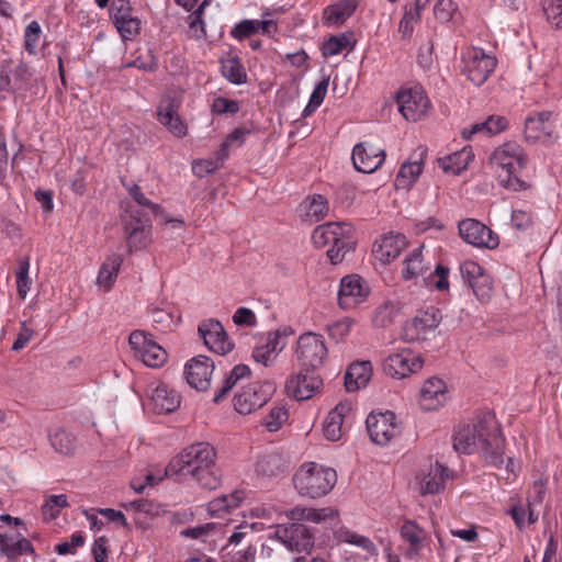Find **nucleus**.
I'll list each match as a JSON object with an SVG mask.
<instances>
[{
	"instance_id": "nucleus-28",
	"label": "nucleus",
	"mask_w": 562,
	"mask_h": 562,
	"mask_svg": "<svg viewBox=\"0 0 562 562\" xmlns=\"http://www.w3.org/2000/svg\"><path fill=\"white\" fill-rule=\"evenodd\" d=\"M149 397L153 408L159 414L175 412L180 406V395L164 383L150 386Z\"/></svg>"
},
{
	"instance_id": "nucleus-44",
	"label": "nucleus",
	"mask_w": 562,
	"mask_h": 562,
	"mask_svg": "<svg viewBox=\"0 0 562 562\" xmlns=\"http://www.w3.org/2000/svg\"><path fill=\"white\" fill-rule=\"evenodd\" d=\"M352 48L351 36L339 34L328 38L322 46V53L325 57L340 54L346 48Z\"/></svg>"
},
{
	"instance_id": "nucleus-61",
	"label": "nucleus",
	"mask_w": 562,
	"mask_h": 562,
	"mask_svg": "<svg viewBox=\"0 0 562 562\" xmlns=\"http://www.w3.org/2000/svg\"><path fill=\"white\" fill-rule=\"evenodd\" d=\"M239 110L238 102L218 97L213 100L212 111L215 114L236 113Z\"/></svg>"
},
{
	"instance_id": "nucleus-30",
	"label": "nucleus",
	"mask_w": 562,
	"mask_h": 562,
	"mask_svg": "<svg viewBox=\"0 0 562 562\" xmlns=\"http://www.w3.org/2000/svg\"><path fill=\"white\" fill-rule=\"evenodd\" d=\"M0 553L10 561L25 554H33L34 548L30 540L20 533H0Z\"/></svg>"
},
{
	"instance_id": "nucleus-12",
	"label": "nucleus",
	"mask_w": 562,
	"mask_h": 562,
	"mask_svg": "<svg viewBox=\"0 0 562 562\" xmlns=\"http://www.w3.org/2000/svg\"><path fill=\"white\" fill-rule=\"evenodd\" d=\"M397 104L401 114L413 122L424 117L429 109V100L419 87L401 90L397 93Z\"/></svg>"
},
{
	"instance_id": "nucleus-55",
	"label": "nucleus",
	"mask_w": 562,
	"mask_h": 562,
	"mask_svg": "<svg viewBox=\"0 0 562 562\" xmlns=\"http://www.w3.org/2000/svg\"><path fill=\"white\" fill-rule=\"evenodd\" d=\"M352 324L353 322L350 318H344L334 322L327 326L328 335L330 336V338L335 339L336 341H339L350 333Z\"/></svg>"
},
{
	"instance_id": "nucleus-59",
	"label": "nucleus",
	"mask_w": 562,
	"mask_h": 562,
	"mask_svg": "<svg viewBox=\"0 0 562 562\" xmlns=\"http://www.w3.org/2000/svg\"><path fill=\"white\" fill-rule=\"evenodd\" d=\"M460 273L464 282L470 285L484 273V269L477 262L467 260L460 265Z\"/></svg>"
},
{
	"instance_id": "nucleus-60",
	"label": "nucleus",
	"mask_w": 562,
	"mask_h": 562,
	"mask_svg": "<svg viewBox=\"0 0 562 562\" xmlns=\"http://www.w3.org/2000/svg\"><path fill=\"white\" fill-rule=\"evenodd\" d=\"M233 322L237 326H256L257 318L255 313L247 307H239L236 310V312L233 315Z\"/></svg>"
},
{
	"instance_id": "nucleus-32",
	"label": "nucleus",
	"mask_w": 562,
	"mask_h": 562,
	"mask_svg": "<svg viewBox=\"0 0 562 562\" xmlns=\"http://www.w3.org/2000/svg\"><path fill=\"white\" fill-rule=\"evenodd\" d=\"M125 232L127 234V246L130 252L144 249L151 241V227L142 220L126 222Z\"/></svg>"
},
{
	"instance_id": "nucleus-58",
	"label": "nucleus",
	"mask_w": 562,
	"mask_h": 562,
	"mask_svg": "<svg viewBox=\"0 0 562 562\" xmlns=\"http://www.w3.org/2000/svg\"><path fill=\"white\" fill-rule=\"evenodd\" d=\"M258 31H259L258 21L244 20L234 26L231 34L236 40H244L246 37L251 36L252 34H255Z\"/></svg>"
},
{
	"instance_id": "nucleus-46",
	"label": "nucleus",
	"mask_w": 562,
	"mask_h": 562,
	"mask_svg": "<svg viewBox=\"0 0 562 562\" xmlns=\"http://www.w3.org/2000/svg\"><path fill=\"white\" fill-rule=\"evenodd\" d=\"M49 439L52 447L61 454H69L75 450V438L65 429H57Z\"/></svg>"
},
{
	"instance_id": "nucleus-6",
	"label": "nucleus",
	"mask_w": 562,
	"mask_h": 562,
	"mask_svg": "<svg viewBox=\"0 0 562 562\" xmlns=\"http://www.w3.org/2000/svg\"><path fill=\"white\" fill-rule=\"evenodd\" d=\"M328 350L324 338L315 333L302 334L296 340L294 356L301 369L314 371L324 364Z\"/></svg>"
},
{
	"instance_id": "nucleus-20",
	"label": "nucleus",
	"mask_w": 562,
	"mask_h": 562,
	"mask_svg": "<svg viewBox=\"0 0 562 562\" xmlns=\"http://www.w3.org/2000/svg\"><path fill=\"white\" fill-rule=\"evenodd\" d=\"M180 108V100L176 97H165L158 109V121L168 128V131L176 137H184L188 133L187 125L181 121L178 110Z\"/></svg>"
},
{
	"instance_id": "nucleus-64",
	"label": "nucleus",
	"mask_w": 562,
	"mask_h": 562,
	"mask_svg": "<svg viewBox=\"0 0 562 562\" xmlns=\"http://www.w3.org/2000/svg\"><path fill=\"white\" fill-rule=\"evenodd\" d=\"M189 33L192 37L199 40L205 35L202 15L193 12L189 15Z\"/></svg>"
},
{
	"instance_id": "nucleus-23",
	"label": "nucleus",
	"mask_w": 562,
	"mask_h": 562,
	"mask_svg": "<svg viewBox=\"0 0 562 562\" xmlns=\"http://www.w3.org/2000/svg\"><path fill=\"white\" fill-rule=\"evenodd\" d=\"M353 227L345 222H328L318 225L313 234L312 240L318 248L339 241L342 237L352 236Z\"/></svg>"
},
{
	"instance_id": "nucleus-25",
	"label": "nucleus",
	"mask_w": 562,
	"mask_h": 562,
	"mask_svg": "<svg viewBox=\"0 0 562 562\" xmlns=\"http://www.w3.org/2000/svg\"><path fill=\"white\" fill-rule=\"evenodd\" d=\"M449 477L448 469L436 462L423 470L416 477L420 494H436L443 488L446 479Z\"/></svg>"
},
{
	"instance_id": "nucleus-29",
	"label": "nucleus",
	"mask_w": 562,
	"mask_h": 562,
	"mask_svg": "<svg viewBox=\"0 0 562 562\" xmlns=\"http://www.w3.org/2000/svg\"><path fill=\"white\" fill-rule=\"evenodd\" d=\"M328 212V200L322 194L308 195L299 205L300 217L310 224L321 222Z\"/></svg>"
},
{
	"instance_id": "nucleus-18",
	"label": "nucleus",
	"mask_w": 562,
	"mask_h": 562,
	"mask_svg": "<svg viewBox=\"0 0 562 562\" xmlns=\"http://www.w3.org/2000/svg\"><path fill=\"white\" fill-rule=\"evenodd\" d=\"M369 294V288L358 274L346 276L340 281L338 303L349 310L362 303Z\"/></svg>"
},
{
	"instance_id": "nucleus-4",
	"label": "nucleus",
	"mask_w": 562,
	"mask_h": 562,
	"mask_svg": "<svg viewBox=\"0 0 562 562\" xmlns=\"http://www.w3.org/2000/svg\"><path fill=\"white\" fill-rule=\"evenodd\" d=\"M337 481L336 471L315 462L303 464L293 477L294 486L301 496L317 498L328 494Z\"/></svg>"
},
{
	"instance_id": "nucleus-14",
	"label": "nucleus",
	"mask_w": 562,
	"mask_h": 562,
	"mask_svg": "<svg viewBox=\"0 0 562 562\" xmlns=\"http://www.w3.org/2000/svg\"><path fill=\"white\" fill-rule=\"evenodd\" d=\"M459 234L461 238L474 246L493 249L498 246V237L483 223L467 218L459 223Z\"/></svg>"
},
{
	"instance_id": "nucleus-11",
	"label": "nucleus",
	"mask_w": 562,
	"mask_h": 562,
	"mask_svg": "<svg viewBox=\"0 0 562 562\" xmlns=\"http://www.w3.org/2000/svg\"><path fill=\"white\" fill-rule=\"evenodd\" d=\"M198 331L204 345L214 353L225 356L234 348L223 325L216 319L210 318L201 322Z\"/></svg>"
},
{
	"instance_id": "nucleus-35",
	"label": "nucleus",
	"mask_w": 562,
	"mask_h": 562,
	"mask_svg": "<svg viewBox=\"0 0 562 562\" xmlns=\"http://www.w3.org/2000/svg\"><path fill=\"white\" fill-rule=\"evenodd\" d=\"M357 8L356 0H341L324 10V20L329 25L342 24Z\"/></svg>"
},
{
	"instance_id": "nucleus-41",
	"label": "nucleus",
	"mask_w": 562,
	"mask_h": 562,
	"mask_svg": "<svg viewBox=\"0 0 562 562\" xmlns=\"http://www.w3.org/2000/svg\"><path fill=\"white\" fill-rule=\"evenodd\" d=\"M401 536L412 546L408 554H417V551L425 538V530L420 528L416 522L407 520L401 528Z\"/></svg>"
},
{
	"instance_id": "nucleus-10",
	"label": "nucleus",
	"mask_w": 562,
	"mask_h": 562,
	"mask_svg": "<svg viewBox=\"0 0 562 562\" xmlns=\"http://www.w3.org/2000/svg\"><path fill=\"white\" fill-rule=\"evenodd\" d=\"M274 537L290 551L308 553L314 539L308 528L302 524L278 525Z\"/></svg>"
},
{
	"instance_id": "nucleus-1",
	"label": "nucleus",
	"mask_w": 562,
	"mask_h": 562,
	"mask_svg": "<svg viewBox=\"0 0 562 562\" xmlns=\"http://www.w3.org/2000/svg\"><path fill=\"white\" fill-rule=\"evenodd\" d=\"M453 449L471 454L481 450L485 460L499 467L503 463V438L492 414H485L471 425L459 426L453 435Z\"/></svg>"
},
{
	"instance_id": "nucleus-27",
	"label": "nucleus",
	"mask_w": 562,
	"mask_h": 562,
	"mask_svg": "<svg viewBox=\"0 0 562 562\" xmlns=\"http://www.w3.org/2000/svg\"><path fill=\"white\" fill-rule=\"evenodd\" d=\"M554 115L551 112H539L536 115L528 116L525 122L526 135L529 138H557V126Z\"/></svg>"
},
{
	"instance_id": "nucleus-19",
	"label": "nucleus",
	"mask_w": 562,
	"mask_h": 562,
	"mask_svg": "<svg viewBox=\"0 0 562 562\" xmlns=\"http://www.w3.org/2000/svg\"><path fill=\"white\" fill-rule=\"evenodd\" d=\"M322 385V379L313 372L301 371L291 375L285 382L286 393L297 401L311 398Z\"/></svg>"
},
{
	"instance_id": "nucleus-5",
	"label": "nucleus",
	"mask_w": 562,
	"mask_h": 562,
	"mask_svg": "<svg viewBox=\"0 0 562 562\" xmlns=\"http://www.w3.org/2000/svg\"><path fill=\"white\" fill-rule=\"evenodd\" d=\"M449 269L437 265L431 271L430 261L423 255V246L414 249L404 260L402 276L405 280L418 281L422 279L425 285H434L439 291L449 289Z\"/></svg>"
},
{
	"instance_id": "nucleus-24",
	"label": "nucleus",
	"mask_w": 562,
	"mask_h": 562,
	"mask_svg": "<svg viewBox=\"0 0 562 562\" xmlns=\"http://www.w3.org/2000/svg\"><path fill=\"white\" fill-rule=\"evenodd\" d=\"M448 398L447 385L438 378L425 381L419 395V405L425 411H435L442 406Z\"/></svg>"
},
{
	"instance_id": "nucleus-3",
	"label": "nucleus",
	"mask_w": 562,
	"mask_h": 562,
	"mask_svg": "<svg viewBox=\"0 0 562 562\" xmlns=\"http://www.w3.org/2000/svg\"><path fill=\"white\" fill-rule=\"evenodd\" d=\"M490 161L493 167L501 169L505 175H498L501 186L513 191L527 189V183L517 177L526 166V157L520 145L507 142L495 148Z\"/></svg>"
},
{
	"instance_id": "nucleus-57",
	"label": "nucleus",
	"mask_w": 562,
	"mask_h": 562,
	"mask_svg": "<svg viewBox=\"0 0 562 562\" xmlns=\"http://www.w3.org/2000/svg\"><path fill=\"white\" fill-rule=\"evenodd\" d=\"M41 32H42L41 26L36 21H32L26 26L25 34H24V38H25L24 46L29 53H31V54L35 53L37 43H38V40L41 36Z\"/></svg>"
},
{
	"instance_id": "nucleus-40",
	"label": "nucleus",
	"mask_w": 562,
	"mask_h": 562,
	"mask_svg": "<svg viewBox=\"0 0 562 562\" xmlns=\"http://www.w3.org/2000/svg\"><path fill=\"white\" fill-rule=\"evenodd\" d=\"M68 506L69 503L65 494L45 496V501L42 505V515L44 520L56 519L61 509L67 508Z\"/></svg>"
},
{
	"instance_id": "nucleus-36",
	"label": "nucleus",
	"mask_w": 562,
	"mask_h": 562,
	"mask_svg": "<svg viewBox=\"0 0 562 562\" xmlns=\"http://www.w3.org/2000/svg\"><path fill=\"white\" fill-rule=\"evenodd\" d=\"M284 515L289 520H293V521L307 520V521L317 524L323 520H326L327 518L334 517L335 513L330 508L315 509V508L296 506V507L285 512Z\"/></svg>"
},
{
	"instance_id": "nucleus-7",
	"label": "nucleus",
	"mask_w": 562,
	"mask_h": 562,
	"mask_svg": "<svg viewBox=\"0 0 562 562\" xmlns=\"http://www.w3.org/2000/svg\"><path fill=\"white\" fill-rule=\"evenodd\" d=\"M134 356L150 368L161 367L167 361V352L151 335L143 330H134L128 337Z\"/></svg>"
},
{
	"instance_id": "nucleus-26",
	"label": "nucleus",
	"mask_w": 562,
	"mask_h": 562,
	"mask_svg": "<svg viewBox=\"0 0 562 562\" xmlns=\"http://www.w3.org/2000/svg\"><path fill=\"white\" fill-rule=\"evenodd\" d=\"M405 247L406 238L403 234L390 233L374 244L373 254L382 263H390L400 256Z\"/></svg>"
},
{
	"instance_id": "nucleus-51",
	"label": "nucleus",
	"mask_w": 562,
	"mask_h": 562,
	"mask_svg": "<svg viewBox=\"0 0 562 562\" xmlns=\"http://www.w3.org/2000/svg\"><path fill=\"white\" fill-rule=\"evenodd\" d=\"M30 261L29 259L20 260L19 270L16 271V288L21 299H25L30 289L31 280L29 278Z\"/></svg>"
},
{
	"instance_id": "nucleus-50",
	"label": "nucleus",
	"mask_w": 562,
	"mask_h": 562,
	"mask_svg": "<svg viewBox=\"0 0 562 562\" xmlns=\"http://www.w3.org/2000/svg\"><path fill=\"white\" fill-rule=\"evenodd\" d=\"M473 293L482 303H486L491 300L493 293L492 279L485 272L482 273L473 283L470 284Z\"/></svg>"
},
{
	"instance_id": "nucleus-2",
	"label": "nucleus",
	"mask_w": 562,
	"mask_h": 562,
	"mask_svg": "<svg viewBox=\"0 0 562 562\" xmlns=\"http://www.w3.org/2000/svg\"><path fill=\"white\" fill-rule=\"evenodd\" d=\"M215 460L216 451L210 443L196 442L170 461L166 475H190L201 487L215 490L221 482Z\"/></svg>"
},
{
	"instance_id": "nucleus-38",
	"label": "nucleus",
	"mask_w": 562,
	"mask_h": 562,
	"mask_svg": "<svg viewBox=\"0 0 562 562\" xmlns=\"http://www.w3.org/2000/svg\"><path fill=\"white\" fill-rule=\"evenodd\" d=\"M227 157L228 151H226V144H222L221 148L215 153L214 157L200 159L193 162V173L198 177H204L207 173L214 172L224 165V161L227 159Z\"/></svg>"
},
{
	"instance_id": "nucleus-31",
	"label": "nucleus",
	"mask_w": 562,
	"mask_h": 562,
	"mask_svg": "<svg viewBox=\"0 0 562 562\" xmlns=\"http://www.w3.org/2000/svg\"><path fill=\"white\" fill-rule=\"evenodd\" d=\"M351 411L349 403L337 404L327 415L324 422V436L327 440L338 441L344 434V420Z\"/></svg>"
},
{
	"instance_id": "nucleus-47",
	"label": "nucleus",
	"mask_w": 562,
	"mask_h": 562,
	"mask_svg": "<svg viewBox=\"0 0 562 562\" xmlns=\"http://www.w3.org/2000/svg\"><path fill=\"white\" fill-rule=\"evenodd\" d=\"M112 21L123 38H131L139 32L140 21L132 13L119 15Z\"/></svg>"
},
{
	"instance_id": "nucleus-43",
	"label": "nucleus",
	"mask_w": 562,
	"mask_h": 562,
	"mask_svg": "<svg viewBox=\"0 0 562 562\" xmlns=\"http://www.w3.org/2000/svg\"><path fill=\"white\" fill-rule=\"evenodd\" d=\"M398 312L400 306L397 303L385 302L374 311L372 323L375 327H385L393 322Z\"/></svg>"
},
{
	"instance_id": "nucleus-16",
	"label": "nucleus",
	"mask_w": 562,
	"mask_h": 562,
	"mask_svg": "<svg viewBox=\"0 0 562 562\" xmlns=\"http://www.w3.org/2000/svg\"><path fill=\"white\" fill-rule=\"evenodd\" d=\"M214 368V362L209 357H193L184 366V376L187 382L196 391H207L211 386Z\"/></svg>"
},
{
	"instance_id": "nucleus-49",
	"label": "nucleus",
	"mask_w": 562,
	"mask_h": 562,
	"mask_svg": "<svg viewBox=\"0 0 562 562\" xmlns=\"http://www.w3.org/2000/svg\"><path fill=\"white\" fill-rule=\"evenodd\" d=\"M289 418L288 409L284 406H274L263 420V425L270 432L278 431Z\"/></svg>"
},
{
	"instance_id": "nucleus-8",
	"label": "nucleus",
	"mask_w": 562,
	"mask_h": 562,
	"mask_svg": "<svg viewBox=\"0 0 562 562\" xmlns=\"http://www.w3.org/2000/svg\"><path fill=\"white\" fill-rule=\"evenodd\" d=\"M274 392L276 385L270 381L250 383L235 396V409L239 414H250L262 407Z\"/></svg>"
},
{
	"instance_id": "nucleus-39",
	"label": "nucleus",
	"mask_w": 562,
	"mask_h": 562,
	"mask_svg": "<svg viewBox=\"0 0 562 562\" xmlns=\"http://www.w3.org/2000/svg\"><path fill=\"white\" fill-rule=\"evenodd\" d=\"M244 497V493L239 491H235L229 495L216 497L209 503L207 512L212 516L221 517L231 509L237 507Z\"/></svg>"
},
{
	"instance_id": "nucleus-53",
	"label": "nucleus",
	"mask_w": 562,
	"mask_h": 562,
	"mask_svg": "<svg viewBox=\"0 0 562 562\" xmlns=\"http://www.w3.org/2000/svg\"><path fill=\"white\" fill-rule=\"evenodd\" d=\"M543 10L552 25L562 27V0H546Z\"/></svg>"
},
{
	"instance_id": "nucleus-9",
	"label": "nucleus",
	"mask_w": 562,
	"mask_h": 562,
	"mask_svg": "<svg viewBox=\"0 0 562 562\" xmlns=\"http://www.w3.org/2000/svg\"><path fill=\"white\" fill-rule=\"evenodd\" d=\"M463 74L475 86H481L494 71L496 59L481 48H471L463 55Z\"/></svg>"
},
{
	"instance_id": "nucleus-42",
	"label": "nucleus",
	"mask_w": 562,
	"mask_h": 562,
	"mask_svg": "<svg viewBox=\"0 0 562 562\" xmlns=\"http://www.w3.org/2000/svg\"><path fill=\"white\" fill-rule=\"evenodd\" d=\"M283 469V460L279 454L261 456L256 463V472L262 476H273Z\"/></svg>"
},
{
	"instance_id": "nucleus-34",
	"label": "nucleus",
	"mask_w": 562,
	"mask_h": 562,
	"mask_svg": "<svg viewBox=\"0 0 562 562\" xmlns=\"http://www.w3.org/2000/svg\"><path fill=\"white\" fill-rule=\"evenodd\" d=\"M122 262L123 257L119 254H112L105 259V261L100 267L97 279V283L100 288L109 291L113 286Z\"/></svg>"
},
{
	"instance_id": "nucleus-13",
	"label": "nucleus",
	"mask_w": 562,
	"mask_h": 562,
	"mask_svg": "<svg viewBox=\"0 0 562 562\" xmlns=\"http://www.w3.org/2000/svg\"><path fill=\"white\" fill-rule=\"evenodd\" d=\"M423 359L409 349L390 355L383 363L384 372L395 379H404L423 368Z\"/></svg>"
},
{
	"instance_id": "nucleus-54",
	"label": "nucleus",
	"mask_w": 562,
	"mask_h": 562,
	"mask_svg": "<svg viewBox=\"0 0 562 562\" xmlns=\"http://www.w3.org/2000/svg\"><path fill=\"white\" fill-rule=\"evenodd\" d=\"M151 321L156 325L157 329L161 331L171 330L176 325L173 315L160 308H155L151 311Z\"/></svg>"
},
{
	"instance_id": "nucleus-52",
	"label": "nucleus",
	"mask_w": 562,
	"mask_h": 562,
	"mask_svg": "<svg viewBox=\"0 0 562 562\" xmlns=\"http://www.w3.org/2000/svg\"><path fill=\"white\" fill-rule=\"evenodd\" d=\"M339 539L342 542L350 543V544L357 546L359 548H362V549H364L368 552H374L375 551L374 543L368 537L358 535V533H356L353 531L341 530L339 532Z\"/></svg>"
},
{
	"instance_id": "nucleus-33",
	"label": "nucleus",
	"mask_w": 562,
	"mask_h": 562,
	"mask_svg": "<svg viewBox=\"0 0 562 562\" xmlns=\"http://www.w3.org/2000/svg\"><path fill=\"white\" fill-rule=\"evenodd\" d=\"M372 376L370 361L352 363L345 373V387L347 392H356L364 387Z\"/></svg>"
},
{
	"instance_id": "nucleus-45",
	"label": "nucleus",
	"mask_w": 562,
	"mask_h": 562,
	"mask_svg": "<svg viewBox=\"0 0 562 562\" xmlns=\"http://www.w3.org/2000/svg\"><path fill=\"white\" fill-rule=\"evenodd\" d=\"M223 76L235 85H240L246 81V72L237 58H227L222 61Z\"/></svg>"
},
{
	"instance_id": "nucleus-22",
	"label": "nucleus",
	"mask_w": 562,
	"mask_h": 562,
	"mask_svg": "<svg viewBox=\"0 0 562 562\" xmlns=\"http://www.w3.org/2000/svg\"><path fill=\"white\" fill-rule=\"evenodd\" d=\"M425 157L426 149L418 147L408 160L401 166L395 179L396 189L408 190L415 184L423 172Z\"/></svg>"
},
{
	"instance_id": "nucleus-17",
	"label": "nucleus",
	"mask_w": 562,
	"mask_h": 562,
	"mask_svg": "<svg viewBox=\"0 0 562 562\" xmlns=\"http://www.w3.org/2000/svg\"><path fill=\"white\" fill-rule=\"evenodd\" d=\"M441 322V314L437 308L430 307L420 311L404 328V336L408 341L426 339Z\"/></svg>"
},
{
	"instance_id": "nucleus-63",
	"label": "nucleus",
	"mask_w": 562,
	"mask_h": 562,
	"mask_svg": "<svg viewBox=\"0 0 562 562\" xmlns=\"http://www.w3.org/2000/svg\"><path fill=\"white\" fill-rule=\"evenodd\" d=\"M512 223L517 229H527L532 225V215L526 210H514Z\"/></svg>"
},
{
	"instance_id": "nucleus-15",
	"label": "nucleus",
	"mask_w": 562,
	"mask_h": 562,
	"mask_svg": "<svg viewBox=\"0 0 562 562\" xmlns=\"http://www.w3.org/2000/svg\"><path fill=\"white\" fill-rule=\"evenodd\" d=\"M370 439L376 445H386L396 437L401 428L395 423V415L392 412L384 414H370L366 420Z\"/></svg>"
},
{
	"instance_id": "nucleus-48",
	"label": "nucleus",
	"mask_w": 562,
	"mask_h": 562,
	"mask_svg": "<svg viewBox=\"0 0 562 562\" xmlns=\"http://www.w3.org/2000/svg\"><path fill=\"white\" fill-rule=\"evenodd\" d=\"M333 246L327 250V256L333 265L340 263L345 256L353 250V241L351 236L342 237L339 241L331 244Z\"/></svg>"
},
{
	"instance_id": "nucleus-37",
	"label": "nucleus",
	"mask_w": 562,
	"mask_h": 562,
	"mask_svg": "<svg viewBox=\"0 0 562 562\" xmlns=\"http://www.w3.org/2000/svg\"><path fill=\"white\" fill-rule=\"evenodd\" d=\"M471 160V151L465 148L438 159L439 167L451 175H459L465 170Z\"/></svg>"
},
{
	"instance_id": "nucleus-21",
	"label": "nucleus",
	"mask_w": 562,
	"mask_h": 562,
	"mask_svg": "<svg viewBox=\"0 0 562 562\" xmlns=\"http://www.w3.org/2000/svg\"><path fill=\"white\" fill-rule=\"evenodd\" d=\"M351 159L358 171L372 173L383 164L385 153L372 145L360 143L353 147Z\"/></svg>"
},
{
	"instance_id": "nucleus-56",
	"label": "nucleus",
	"mask_w": 562,
	"mask_h": 562,
	"mask_svg": "<svg viewBox=\"0 0 562 562\" xmlns=\"http://www.w3.org/2000/svg\"><path fill=\"white\" fill-rule=\"evenodd\" d=\"M457 7L452 0H438L434 8L435 18L441 22H449Z\"/></svg>"
},
{
	"instance_id": "nucleus-62",
	"label": "nucleus",
	"mask_w": 562,
	"mask_h": 562,
	"mask_svg": "<svg viewBox=\"0 0 562 562\" xmlns=\"http://www.w3.org/2000/svg\"><path fill=\"white\" fill-rule=\"evenodd\" d=\"M420 19V13L415 12L409 9L406 10L402 20L400 21L398 32L403 34V36L411 35L413 32L414 23H416Z\"/></svg>"
}]
</instances>
